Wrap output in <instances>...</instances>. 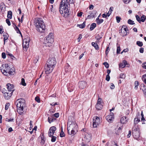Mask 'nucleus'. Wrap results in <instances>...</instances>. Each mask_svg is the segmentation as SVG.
I'll list each match as a JSON object with an SVG mask.
<instances>
[{
    "instance_id": "f257e3e1",
    "label": "nucleus",
    "mask_w": 146,
    "mask_h": 146,
    "mask_svg": "<svg viewBox=\"0 0 146 146\" xmlns=\"http://www.w3.org/2000/svg\"><path fill=\"white\" fill-rule=\"evenodd\" d=\"M69 4L68 0H62L60 4L59 11L64 16H67L70 14L69 11Z\"/></svg>"
},
{
    "instance_id": "f03ea898",
    "label": "nucleus",
    "mask_w": 146,
    "mask_h": 146,
    "mask_svg": "<svg viewBox=\"0 0 146 146\" xmlns=\"http://www.w3.org/2000/svg\"><path fill=\"white\" fill-rule=\"evenodd\" d=\"M34 23L36 30L41 33L45 31V26L42 19L40 18L35 19Z\"/></svg>"
},
{
    "instance_id": "7ed1b4c3",
    "label": "nucleus",
    "mask_w": 146,
    "mask_h": 146,
    "mask_svg": "<svg viewBox=\"0 0 146 146\" xmlns=\"http://www.w3.org/2000/svg\"><path fill=\"white\" fill-rule=\"evenodd\" d=\"M71 117H72L70 116L69 117L68 121V122L67 130L68 134L72 136L76 134V132L77 131L78 126L75 122L70 120V118Z\"/></svg>"
},
{
    "instance_id": "20e7f679",
    "label": "nucleus",
    "mask_w": 146,
    "mask_h": 146,
    "mask_svg": "<svg viewBox=\"0 0 146 146\" xmlns=\"http://www.w3.org/2000/svg\"><path fill=\"white\" fill-rule=\"evenodd\" d=\"M56 62L55 58H49L47 60V64L45 66V72L46 74H48L52 72Z\"/></svg>"
},
{
    "instance_id": "39448f33",
    "label": "nucleus",
    "mask_w": 146,
    "mask_h": 146,
    "mask_svg": "<svg viewBox=\"0 0 146 146\" xmlns=\"http://www.w3.org/2000/svg\"><path fill=\"white\" fill-rule=\"evenodd\" d=\"M46 43V46L50 47L52 46V44L54 42L53 34L50 33L46 36L44 40Z\"/></svg>"
},
{
    "instance_id": "423d86ee",
    "label": "nucleus",
    "mask_w": 146,
    "mask_h": 146,
    "mask_svg": "<svg viewBox=\"0 0 146 146\" xmlns=\"http://www.w3.org/2000/svg\"><path fill=\"white\" fill-rule=\"evenodd\" d=\"M132 129L133 137L135 139H137L139 137L140 135L139 128L137 126L135 125L133 126Z\"/></svg>"
},
{
    "instance_id": "0eeeda50",
    "label": "nucleus",
    "mask_w": 146,
    "mask_h": 146,
    "mask_svg": "<svg viewBox=\"0 0 146 146\" xmlns=\"http://www.w3.org/2000/svg\"><path fill=\"white\" fill-rule=\"evenodd\" d=\"M30 41V38L28 36H26V38L23 40V46L24 48V50L26 51H27V49L29 46Z\"/></svg>"
},
{
    "instance_id": "6e6552de",
    "label": "nucleus",
    "mask_w": 146,
    "mask_h": 146,
    "mask_svg": "<svg viewBox=\"0 0 146 146\" xmlns=\"http://www.w3.org/2000/svg\"><path fill=\"white\" fill-rule=\"evenodd\" d=\"M100 122V120L98 117L95 116L93 117V125L94 127H96Z\"/></svg>"
},
{
    "instance_id": "1a4fd4ad",
    "label": "nucleus",
    "mask_w": 146,
    "mask_h": 146,
    "mask_svg": "<svg viewBox=\"0 0 146 146\" xmlns=\"http://www.w3.org/2000/svg\"><path fill=\"white\" fill-rule=\"evenodd\" d=\"M16 102L17 103V107H23L25 105V100L24 99L22 98L17 100Z\"/></svg>"
},
{
    "instance_id": "9d476101",
    "label": "nucleus",
    "mask_w": 146,
    "mask_h": 146,
    "mask_svg": "<svg viewBox=\"0 0 146 146\" xmlns=\"http://www.w3.org/2000/svg\"><path fill=\"white\" fill-rule=\"evenodd\" d=\"M102 101V99L99 98L98 100L97 103L96 105V109L98 110H101L103 107Z\"/></svg>"
},
{
    "instance_id": "9b49d317",
    "label": "nucleus",
    "mask_w": 146,
    "mask_h": 146,
    "mask_svg": "<svg viewBox=\"0 0 146 146\" xmlns=\"http://www.w3.org/2000/svg\"><path fill=\"white\" fill-rule=\"evenodd\" d=\"M106 118L109 122L111 123L114 119L113 113L111 112L110 115L106 117Z\"/></svg>"
},
{
    "instance_id": "f8f14e48",
    "label": "nucleus",
    "mask_w": 146,
    "mask_h": 146,
    "mask_svg": "<svg viewBox=\"0 0 146 146\" xmlns=\"http://www.w3.org/2000/svg\"><path fill=\"white\" fill-rule=\"evenodd\" d=\"M97 11L95 10L90 11L89 12V14L88 15L86 19H90L94 17Z\"/></svg>"
},
{
    "instance_id": "ddd939ff",
    "label": "nucleus",
    "mask_w": 146,
    "mask_h": 146,
    "mask_svg": "<svg viewBox=\"0 0 146 146\" xmlns=\"http://www.w3.org/2000/svg\"><path fill=\"white\" fill-rule=\"evenodd\" d=\"M56 130V128L55 126H52L50 128L48 132V135L49 137L53 135Z\"/></svg>"
},
{
    "instance_id": "4468645a",
    "label": "nucleus",
    "mask_w": 146,
    "mask_h": 146,
    "mask_svg": "<svg viewBox=\"0 0 146 146\" xmlns=\"http://www.w3.org/2000/svg\"><path fill=\"white\" fill-rule=\"evenodd\" d=\"M1 70L2 73L4 75L6 76H8V72L9 71L10 69V67H9V68H4V69L3 70L1 68V67L0 68Z\"/></svg>"
},
{
    "instance_id": "2eb2a0df",
    "label": "nucleus",
    "mask_w": 146,
    "mask_h": 146,
    "mask_svg": "<svg viewBox=\"0 0 146 146\" xmlns=\"http://www.w3.org/2000/svg\"><path fill=\"white\" fill-rule=\"evenodd\" d=\"M92 135L90 134L86 133L85 134L84 139L87 142H89L91 139Z\"/></svg>"
},
{
    "instance_id": "dca6fc26",
    "label": "nucleus",
    "mask_w": 146,
    "mask_h": 146,
    "mask_svg": "<svg viewBox=\"0 0 146 146\" xmlns=\"http://www.w3.org/2000/svg\"><path fill=\"white\" fill-rule=\"evenodd\" d=\"M78 85L80 88L83 89L86 86V82L83 81L80 82L78 83Z\"/></svg>"
},
{
    "instance_id": "f3484780",
    "label": "nucleus",
    "mask_w": 146,
    "mask_h": 146,
    "mask_svg": "<svg viewBox=\"0 0 146 146\" xmlns=\"http://www.w3.org/2000/svg\"><path fill=\"white\" fill-rule=\"evenodd\" d=\"M13 92H11V93H9V92H5L4 94V96L5 99L7 100L9 99L11 96V93Z\"/></svg>"
},
{
    "instance_id": "a211bd4d",
    "label": "nucleus",
    "mask_w": 146,
    "mask_h": 146,
    "mask_svg": "<svg viewBox=\"0 0 146 146\" xmlns=\"http://www.w3.org/2000/svg\"><path fill=\"white\" fill-rule=\"evenodd\" d=\"M127 117L125 116L122 117L120 120L121 123L123 124L126 123L128 121V120L129 119Z\"/></svg>"
},
{
    "instance_id": "6ab92c4d",
    "label": "nucleus",
    "mask_w": 146,
    "mask_h": 146,
    "mask_svg": "<svg viewBox=\"0 0 146 146\" xmlns=\"http://www.w3.org/2000/svg\"><path fill=\"white\" fill-rule=\"evenodd\" d=\"M7 86L9 92H11L12 90L13 91V89L14 88V86L13 85L9 83H8L7 84Z\"/></svg>"
},
{
    "instance_id": "aec40b11",
    "label": "nucleus",
    "mask_w": 146,
    "mask_h": 146,
    "mask_svg": "<svg viewBox=\"0 0 146 146\" xmlns=\"http://www.w3.org/2000/svg\"><path fill=\"white\" fill-rule=\"evenodd\" d=\"M17 112L20 115H22L23 112V107H17Z\"/></svg>"
},
{
    "instance_id": "412c9836",
    "label": "nucleus",
    "mask_w": 146,
    "mask_h": 146,
    "mask_svg": "<svg viewBox=\"0 0 146 146\" xmlns=\"http://www.w3.org/2000/svg\"><path fill=\"white\" fill-rule=\"evenodd\" d=\"M127 64V62L126 60H124L122 62L119 64V67L121 68H124Z\"/></svg>"
},
{
    "instance_id": "4be33fe9",
    "label": "nucleus",
    "mask_w": 146,
    "mask_h": 146,
    "mask_svg": "<svg viewBox=\"0 0 146 146\" xmlns=\"http://www.w3.org/2000/svg\"><path fill=\"white\" fill-rule=\"evenodd\" d=\"M8 75H12L14 74L15 73V69L14 68H11L10 69L9 71L8 72Z\"/></svg>"
},
{
    "instance_id": "5701e85b",
    "label": "nucleus",
    "mask_w": 146,
    "mask_h": 146,
    "mask_svg": "<svg viewBox=\"0 0 146 146\" xmlns=\"http://www.w3.org/2000/svg\"><path fill=\"white\" fill-rule=\"evenodd\" d=\"M91 44L92 46L94 47L96 50H98L99 49V48L96 42H92Z\"/></svg>"
},
{
    "instance_id": "b1692460",
    "label": "nucleus",
    "mask_w": 146,
    "mask_h": 146,
    "mask_svg": "<svg viewBox=\"0 0 146 146\" xmlns=\"http://www.w3.org/2000/svg\"><path fill=\"white\" fill-rule=\"evenodd\" d=\"M3 36L4 37V44H5V40L8 39L9 35L7 33H4L3 34Z\"/></svg>"
},
{
    "instance_id": "393cba45",
    "label": "nucleus",
    "mask_w": 146,
    "mask_h": 146,
    "mask_svg": "<svg viewBox=\"0 0 146 146\" xmlns=\"http://www.w3.org/2000/svg\"><path fill=\"white\" fill-rule=\"evenodd\" d=\"M99 16L96 19V20L97 21V23L98 25H99L102 23L103 22V19H100L99 18Z\"/></svg>"
},
{
    "instance_id": "a878e982",
    "label": "nucleus",
    "mask_w": 146,
    "mask_h": 146,
    "mask_svg": "<svg viewBox=\"0 0 146 146\" xmlns=\"http://www.w3.org/2000/svg\"><path fill=\"white\" fill-rule=\"evenodd\" d=\"M119 33H121L120 35L124 36L127 35V32H125V31H123V29H121V31H119Z\"/></svg>"
},
{
    "instance_id": "bb28decb",
    "label": "nucleus",
    "mask_w": 146,
    "mask_h": 146,
    "mask_svg": "<svg viewBox=\"0 0 146 146\" xmlns=\"http://www.w3.org/2000/svg\"><path fill=\"white\" fill-rule=\"evenodd\" d=\"M96 24L95 23H93L92 24L90 28V30L92 31L96 27Z\"/></svg>"
},
{
    "instance_id": "cd10ccee",
    "label": "nucleus",
    "mask_w": 146,
    "mask_h": 146,
    "mask_svg": "<svg viewBox=\"0 0 146 146\" xmlns=\"http://www.w3.org/2000/svg\"><path fill=\"white\" fill-rule=\"evenodd\" d=\"M7 17L9 19H11L12 18V12L11 11H9L8 12Z\"/></svg>"
},
{
    "instance_id": "c85d7f7f",
    "label": "nucleus",
    "mask_w": 146,
    "mask_h": 146,
    "mask_svg": "<svg viewBox=\"0 0 146 146\" xmlns=\"http://www.w3.org/2000/svg\"><path fill=\"white\" fill-rule=\"evenodd\" d=\"M140 121V120L138 118H135L134 119V124L136 125ZM135 125L134 126H135Z\"/></svg>"
},
{
    "instance_id": "c756f323",
    "label": "nucleus",
    "mask_w": 146,
    "mask_h": 146,
    "mask_svg": "<svg viewBox=\"0 0 146 146\" xmlns=\"http://www.w3.org/2000/svg\"><path fill=\"white\" fill-rule=\"evenodd\" d=\"M77 26H78L80 28L83 29L85 26V22H84V23L82 24L77 25Z\"/></svg>"
},
{
    "instance_id": "7c9ffc66",
    "label": "nucleus",
    "mask_w": 146,
    "mask_h": 146,
    "mask_svg": "<svg viewBox=\"0 0 146 146\" xmlns=\"http://www.w3.org/2000/svg\"><path fill=\"white\" fill-rule=\"evenodd\" d=\"M41 144L42 145H43L45 142V140H44V136L43 135H42L41 137Z\"/></svg>"
},
{
    "instance_id": "2f4dec72",
    "label": "nucleus",
    "mask_w": 146,
    "mask_h": 146,
    "mask_svg": "<svg viewBox=\"0 0 146 146\" xmlns=\"http://www.w3.org/2000/svg\"><path fill=\"white\" fill-rule=\"evenodd\" d=\"M122 128L121 127H119L117 130H116L115 133L117 134H119L121 131Z\"/></svg>"
},
{
    "instance_id": "473e14b6",
    "label": "nucleus",
    "mask_w": 146,
    "mask_h": 146,
    "mask_svg": "<svg viewBox=\"0 0 146 146\" xmlns=\"http://www.w3.org/2000/svg\"><path fill=\"white\" fill-rule=\"evenodd\" d=\"M146 19L145 16L144 15H142L140 18L141 22V21L143 22Z\"/></svg>"
},
{
    "instance_id": "72a5a7b5",
    "label": "nucleus",
    "mask_w": 146,
    "mask_h": 146,
    "mask_svg": "<svg viewBox=\"0 0 146 146\" xmlns=\"http://www.w3.org/2000/svg\"><path fill=\"white\" fill-rule=\"evenodd\" d=\"M117 54H119L120 51V46L117 43Z\"/></svg>"
},
{
    "instance_id": "f704fd0d",
    "label": "nucleus",
    "mask_w": 146,
    "mask_h": 146,
    "mask_svg": "<svg viewBox=\"0 0 146 146\" xmlns=\"http://www.w3.org/2000/svg\"><path fill=\"white\" fill-rule=\"evenodd\" d=\"M125 78V75L124 73H121L120 74L119 78L124 79Z\"/></svg>"
},
{
    "instance_id": "c9c22d12",
    "label": "nucleus",
    "mask_w": 146,
    "mask_h": 146,
    "mask_svg": "<svg viewBox=\"0 0 146 146\" xmlns=\"http://www.w3.org/2000/svg\"><path fill=\"white\" fill-rule=\"evenodd\" d=\"M136 44L139 46L141 47L143 45V43L142 42L138 41H137L136 42Z\"/></svg>"
},
{
    "instance_id": "e433bc0d",
    "label": "nucleus",
    "mask_w": 146,
    "mask_h": 146,
    "mask_svg": "<svg viewBox=\"0 0 146 146\" xmlns=\"http://www.w3.org/2000/svg\"><path fill=\"white\" fill-rule=\"evenodd\" d=\"M21 84L23 86H26V84L25 82V80L24 78H22L21 80Z\"/></svg>"
},
{
    "instance_id": "4c0bfd02",
    "label": "nucleus",
    "mask_w": 146,
    "mask_h": 146,
    "mask_svg": "<svg viewBox=\"0 0 146 146\" xmlns=\"http://www.w3.org/2000/svg\"><path fill=\"white\" fill-rule=\"evenodd\" d=\"M145 77H146V74L142 76V79L146 84V79L145 78Z\"/></svg>"
},
{
    "instance_id": "58836bf2",
    "label": "nucleus",
    "mask_w": 146,
    "mask_h": 146,
    "mask_svg": "<svg viewBox=\"0 0 146 146\" xmlns=\"http://www.w3.org/2000/svg\"><path fill=\"white\" fill-rule=\"evenodd\" d=\"M60 136L61 137H63L65 136L64 133L63 131L62 128H61V131L60 133Z\"/></svg>"
},
{
    "instance_id": "ea45409f",
    "label": "nucleus",
    "mask_w": 146,
    "mask_h": 146,
    "mask_svg": "<svg viewBox=\"0 0 146 146\" xmlns=\"http://www.w3.org/2000/svg\"><path fill=\"white\" fill-rule=\"evenodd\" d=\"M95 38L96 39V40H100L102 38V36L99 34H98L96 36Z\"/></svg>"
},
{
    "instance_id": "a19ab883",
    "label": "nucleus",
    "mask_w": 146,
    "mask_h": 146,
    "mask_svg": "<svg viewBox=\"0 0 146 146\" xmlns=\"http://www.w3.org/2000/svg\"><path fill=\"white\" fill-rule=\"evenodd\" d=\"M139 83L138 81H135V89L136 90L137 88V86L139 85Z\"/></svg>"
},
{
    "instance_id": "79ce46f5",
    "label": "nucleus",
    "mask_w": 146,
    "mask_h": 146,
    "mask_svg": "<svg viewBox=\"0 0 146 146\" xmlns=\"http://www.w3.org/2000/svg\"><path fill=\"white\" fill-rule=\"evenodd\" d=\"M74 89V87L72 86H70L68 88V90L69 92H72L73 90Z\"/></svg>"
},
{
    "instance_id": "37998d69",
    "label": "nucleus",
    "mask_w": 146,
    "mask_h": 146,
    "mask_svg": "<svg viewBox=\"0 0 146 146\" xmlns=\"http://www.w3.org/2000/svg\"><path fill=\"white\" fill-rule=\"evenodd\" d=\"M127 22L128 24L130 25H133L135 24L134 21L131 19H129L128 20Z\"/></svg>"
},
{
    "instance_id": "c03bdc74",
    "label": "nucleus",
    "mask_w": 146,
    "mask_h": 146,
    "mask_svg": "<svg viewBox=\"0 0 146 146\" xmlns=\"http://www.w3.org/2000/svg\"><path fill=\"white\" fill-rule=\"evenodd\" d=\"M56 139V137L55 136H52L51 141L52 142H54Z\"/></svg>"
},
{
    "instance_id": "a18cd8bd",
    "label": "nucleus",
    "mask_w": 146,
    "mask_h": 146,
    "mask_svg": "<svg viewBox=\"0 0 146 146\" xmlns=\"http://www.w3.org/2000/svg\"><path fill=\"white\" fill-rule=\"evenodd\" d=\"M35 100L38 103L40 102V100L39 97L38 96H36L35 98Z\"/></svg>"
},
{
    "instance_id": "49530a36",
    "label": "nucleus",
    "mask_w": 146,
    "mask_h": 146,
    "mask_svg": "<svg viewBox=\"0 0 146 146\" xmlns=\"http://www.w3.org/2000/svg\"><path fill=\"white\" fill-rule=\"evenodd\" d=\"M103 64H104L106 68H108L109 67V65L108 63L106 62H105Z\"/></svg>"
},
{
    "instance_id": "de8ad7c7",
    "label": "nucleus",
    "mask_w": 146,
    "mask_h": 146,
    "mask_svg": "<svg viewBox=\"0 0 146 146\" xmlns=\"http://www.w3.org/2000/svg\"><path fill=\"white\" fill-rule=\"evenodd\" d=\"M15 30L16 31H17V33H19L21 34V32L20 31L18 27H17L16 26H15Z\"/></svg>"
},
{
    "instance_id": "09e8293b",
    "label": "nucleus",
    "mask_w": 146,
    "mask_h": 146,
    "mask_svg": "<svg viewBox=\"0 0 146 146\" xmlns=\"http://www.w3.org/2000/svg\"><path fill=\"white\" fill-rule=\"evenodd\" d=\"M116 19L117 20V23H119L120 22V20L121 19V18L120 17L116 16Z\"/></svg>"
},
{
    "instance_id": "8fccbe9b",
    "label": "nucleus",
    "mask_w": 146,
    "mask_h": 146,
    "mask_svg": "<svg viewBox=\"0 0 146 146\" xmlns=\"http://www.w3.org/2000/svg\"><path fill=\"white\" fill-rule=\"evenodd\" d=\"M10 106V104L9 103H7L5 106V109L6 110H7L8 109L9 106Z\"/></svg>"
},
{
    "instance_id": "3c124183",
    "label": "nucleus",
    "mask_w": 146,
    "mask_h": 146,
    "mask_svg": "<svg viewBox=\"0 0 146 146\" xmlns=\"http://www.w3.org/2000/svg\"><path fill=\"white\" fill-rule=\"evenodd\" d=\"M110 79V77L109 75L107 74L106 77V80L108 81H109Z\"/></svg>"
},
{
    "instance_id": "603ef678",
    "label": "nucleus",
    "mask_w": 146,
    "mask_h": 146,
    "mask_svg": "<svg viewBox=\"0 0 146 146\" xmlns=\"http://www.w3.org/2000/svg\"><path fill=\"white\" fill-rule=\"evenodd\" d=\"M110 50V49L109 47H108L106 49V54L107 56L108 55V54L109 52V51Z\"/></svg>"
},
{
    "instance_id": "864d4df0",
    "label": "nucleus",
    "mask_w": 146,
    "mask_h": 146,
    "mask_svg": "<svg viewBox=\"0 0 146 146\" xmlns=\"http://www.w3.org/2000/svg\"><path fill=\"white\" fill-rule=\"evenodd\" d=\"M7 55L9 56V57H11V58L13 59V58H15L13 56V54L11 53H8V54H7Z\"/></svg>"
},
{
    "instance_id": "5fc2aeb1",
    "label": "nucleus",
    "mask_w": 146,
    "mask_h": 146,
    "mask_svg": "<svg viewBox=\"0 0 146 146\" xmlns=\"http://www.w3.org/2000/svg\"><path fill=\"white\" fill-rule=\"evenodd\" d=\"M136 18L137 21L139 23L141 22L140 18L138 15H136Z\"/></svg>"
},
{
    "instance_id": "6e6d98bb",
    "label": "nucleus",
    "mask_w": 146,
    "mask_h": 146,
    "mask_svg": "<svg viewBox=\"0 0 146 146\" xmlns=\"http://www.w3.org/2000/svg\"><path fill=\"white\" fill-rule=\"evenodd\" d=\"M6 22L9 26H10L11 25V23L9 19H7L6 20Z\"/></svg>"
},
{
    "instance_id": "4d7b16f0",
    "label": "nucleus",
    "mask_w": 146,
    "mask_h": 146,
    "mask_svg": "<svg viewBox=\"0 0 146 146\" xmlns=\"http://www.w3.org/2000/svg\"><path fill=\"white\" fill-rule=\"evenodd\" d=\"M53 120V119L50 118L49 117H48V121L50 123H51L52 122Z\"/></svg>"
},
{
    "instance_id": "13d9d810",
    "label": "nucleus",
    "mask_w": 146,
    "mask_h": 146,
    "mask_svg": "<svg viewBox=\"0 0 146 146\" xmlns=\"http://www.w3.org/2000/svg\"><path fill=\"white\" fill-rule=\"evenodd\" d=\"M2 57L3 58L5 59L6 57V55L5 52H3L2 53Z\"/></svg>"
},
{
    "instance_id": "bf43d9fd",
    "label": "nucleus",
    "mask_w": 146,
    "mask_h": 146,
    "mask_svg": "<svg viewBox=\"0 0 146 146\" xmlns=\"http://www.w3.org/2000/svg\"><path fill=\"white\" fill-rule=\"evenodd\" d=\"M13 120H14V119H13V118H11V119H10L6 118V121H8V122L13 121Z\"/></svg>"
},
{
    "instance_id": "052dcab7",
    "label": "nucleus",
    "mask_w": 146,
    "mask_h": 146,
    "mask_svg": "<svg viewBox=\"0 0 146 146\" xmlns=\"http://www.w3.org/2000/svg\"><path fill=\"white\" fill-rule=\"evenodd\" d=\"M83 13L82 12H80V13H78L77 14V16L79 17H81Z\"/></svg>"
},
{
    "instance_id": "680f3d73",
    "label": "nucleus",
    "mask_w": 146,
    "mask_h": 146,
    "mask_svg": "<svg viewBox=\"0 0 146 146\" xmlns=\"http://www.w3.org/2000/svg\"><path fill=\"white\" fill-rule=\"evenodd\" d=\"M115 88V86L114 85L113 83H111V86H110V88L111 89H113Z\"/></svg>"
},
{
    "instance_id": "e2e57ef3",
    "label": "nucleus",
    "mask_w": 146,
    "mask_h": 146,
    "mask_svg": "<svg viewBox=\"0 0 146 146\" xmlns=\"http://www.w3.org/2000/svg\"><path fill=\"white\" fill-rule=\"evenodd\" d=\"M131 0H123L124 2L126 4L129 3Z\"/></svg>"
},
{
    "instance_id": "0e129e2a",
    "label": "nucleus",
    "mask_w": 146,
    "mask_h": 146,
    "mask_svg": "<svg viewBox=\"0 0 146 146\" xmlns=\"http://www.w3.org/2000/svg\"><path fill=\"white\" fill-rule=\"evenodd\" d=\"M144 51V48H143L141 47L140 48L139 52L141 53H143Z\"/></svg>"
},
{
    "instance_id": "69168bd1",
    "label": "nucleus",
    "mask_w": 146,
    "mask_h": 146,
    "mask_svg": "<svg viewBox=\"0 0 146 146\" xmlns=\"http://www.w3.org/2000/svg\"><path fill=\"white\" fill-rule=\"evenodd\" d=\"M131 131H129L128 132V134H127V137H129L131 135Z\"/></svg>"
},
{
    "instance_id": "338daca9",
    "label": "nucleus",
    "mask_w": 146,
    "mask_h": 146,
    "mask_svg": "<svg viewBox=\"0 0 146 146\" xmlns=\"http://www.w3.org/2000/svg\"><path fill=\"white\" fill-rule=\"evenodd\" d=\"M59 113H56L54 114V116L56 118H58L59 116Z\"/></svg>"
},
{
    "instance_id": "774afa93",
    "label": "nucleus",
    "mask_w": 146,
    "mask_h": 146,
    "mask_svg": "<svg viewBox=\"0 0 146 146\" xmlns=\"http://www.w3.org/2000/svg\"><path fill=\"white\" fill-rule=\"evenodd\" d=\"M142 67L145 69H146V62L142 64Z\"/></svg>"
}]
</instances>
